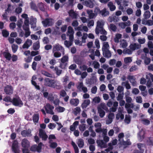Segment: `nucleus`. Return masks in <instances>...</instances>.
Instances as JSON below:
<instances>
[{
  "label": "nucleus",
  "instance_id": "obj_59",
  "mask_svg": "<svg viewBox=\"0 0 153 153\" xmlns=\"http://www.w3.org/2000/svg\"><path fill=\"white\" fill-rule=\"evenodd\" d=\"M124 94L123 93L122 94L120 93L119 94L118 96L117 97V100L118 101H119L123 100V97Z\"/></svg>",
  "mask_w": 153,
  "mask_h": 153
},
{
  "label": "nucleus",
  "instance_id": "obj_38",
  "mask_svg": "<svg viewBox=\"0 0 153 153\" xmlns=\"http://www.w3.org/2000/svg\"><path fill=\"white\" fill-rule=\"evenodd\" d=\"M81 111V109L79 107H76L74 111V113L75 115H77V114L80 113Z\"/></svg>",
  "mask_w": 153,
  "mask_h": 153
},
{
  "label": "nucleus",
  "instance_id": "obj_30",
  "mask_svg": "<svg viewBox=\"0 0 153 153\" xmlns=\"http://www.w3.org/2000/svg\"><path fill=\"white\" fill-rule=\"evenodd\" d=\"M122 37V35L120 33H117L116 34L115 37L114 38V42L116 43L119 42V39Z\"/></svg>",
  "mask_w": 153,
  "mask_h": 153
},
{
  "label": "nucleus",
  "instance_id": "obj_17",
  "mask_svg": "<svg viewBox=\"0 0 153 153\" xmlns=\"http://www.w3.org/2000/svg\"><path fill=\"white\" fill-rule=\"evenodd\" d=\"M96 76H92L90 79L87 81V83L90 85L94 84L96 82Z\"/></svg>",
  "mask_w": 153,
  "mask_h": 153
},
{
  "label": "nucleus",
  "instance_id": "obj_63",
  "mask_svg": "<svg viewBox=\"0 0 153 153\" xmlns=\"http://www.w3.org/2000/svg\"><path fill=\"white\" fill-rule=\"evenodd\" d=\"M12 99H11L10 97L9 96H7L3 99L4 101L7 102H12Z\"/></svg>",
  "mask_w": 153,
  "mask_h": 153
},
{
  "label": "nucleus",
  "instance_id": "obj_44",
  "mask_svg": "<svg viewBox=\"0 0 153 153\" xmlns=\"http://www.w3.org/2000/svg\"><path fill=\"white\" fill-rule=\"evenodd\" d=\"M123 53L124 54L127 53L128 54H132V51L130 49L126 48L123 50Z\"/></svg>",
  "mask_w": 153,
  "mask_h": 153
},
{
  "label": "nucleus",
  "instance_id": "obj_36",
  "mask_svg": "<svg viewBox=\"0 0 153 153\" xmlns=\"http://www.w3.org/2000/svg\"><path fill=\"white\" fill-rule=\"evenodd\" d=\"M77 144L79 147L82 148L84 146V142L83 140L82 139H79L78 141Z\"/></svg>",
  "mask_w": 153,
  "mask_h": 153
},
{
  "label": "nucleus",
  "instance_id": "obj_43",
  "mask_svg": "<svg viewBox=\"0 0 153 153\" xmlns=\"http://www.w3.org/2000/svg\"><path fill=\"white\" fill-rule=\"evenodd\" d=\"M74 31L72 27L70 26L68 27V30L67 31V34H74Z\"/></svg>",
  "mask_w": 153,
  "mask_h": 153
},
{
  "label": "nucleus",
  "instance_id": "obj_39",
  "mask_svg": "<svg viewBox=\"0 0 153 153\" xmlns=\"http://www.w3.org/2000/svg\"><path fill=\"white\" fill-rule=\"evenodd\" d=\"M31 84L33 85L35 87V88L38 90H40V87L39 85H37V83L34 81H31Z\"/></svg>",
  "mask_w": 153,
  "mask_h": 153
},
{
  "label": "nucleus",
  "instance_id": "obj_47",
  "mask_svg": "<svg viewBox=\"0 0 153 153\" xmlns=\"http://www.w3.org/2000/svg\"><path fill=\"white\" fill-rule=\"evenodd\" d=\"M120 45L123 48H125L127 47V44L126 41L125 40H123V42H121Z\"/></svg>",
  "mask_w": 153,
  "mask_h": 153
},
{
  "label": "nucleus",
  "instance_id": "obj_40",
  "mask_svg": "<svg viewBox=\"0 0 153 153\" xmlns=\"http://www.w3.org/2000/svg\"><path fill=\"white\" fill-rule=\"evenodd\" d=\"M122 85L124 84L126 88L127 89H129L131 88V86L128 83V81H127L126 82H122Z\"/></svg>",
  "mask_w": 153,
  "mask_h": 153
},
{
  "label": "nucleus",
  "instance_id": "obj_14",
  "mask_svg": "<svg viewBox=\"0 0 153 153\" xmlns=\"http://www.w3.org/2000/svg\"><path fill=\"white\" fill-rule=\"evenodd\" d=\"M102 51L103 55L104 56L107 58H109L111 57V51L109 50V49L103 50Z\"/></svg>",
  "mask_w": 153,
  "mask_h": 153
},
{
  "label": "nucleus",
  "instance_id": "obj_20",
  "mask_svg": "<svg viewBox=\"0 0 153 153\" xmlns=\"http://www.w3.org/2000/svg\"><path fill=\"white\" fill-rule=\"evenodd\" d=\"M68 14L69 16L71 17L72 19H76L77 18V14L74 12L73 10H70L68 12Z\"/></svg>",
  "mask_w": 153,
  "mask_h": 153
},
{
  "label": "nucleus",
  "instance_id": "obj_33",
  "mask_svg": "<svg viewBox=\"0 0 153 153\" xmlns=\"http://www.w3.org/2000/svg\"><path fill=\"white\" fill-rule=\"evenodd\" d=\"M68 61V56L65 55L61 59V62L62 63L67 62Z\"/></svg>",
  "mask_w": 153,
  "mask_h": 153
},
{
  "label": "nucleus",
  "instance_id": "obj_13",
  "mask_svg": "<svg viewBox=\"0 0 153 153\" xmlns=\"http://www.w3.org/2000/svg\"><path fill=\"white\" fill-rule=\"evenodd\" d=\"M141 47L140 45L136 43L131 44L129 46L130 48L132 51H134L136 49H139Z\"/></svg>",
  "mask_w": 153,
  "mask_h": 153
},
{
  "label": "nucleus",
  "instance_id": "obj_61",
  "mask_svg": "<svg viewBox=\"0 0 153 153\" xmlns=\"http://www.w3.org/2000/svg\"><path fill=\"white\" fill-rule=\"evenodd\" d=\"M59 94L61 96L65 97L67 93L64 90H62L60 91Z\"/></svg>",
  "mask_w": 153,
  "mask_h": 153
},
{
  "label": "nucleus",
  "instance_id": "obj_8",
  "mask_svg": "<svg viewBox=\"0 0 153 153\" xmlns=\"http://www.w3.org/2000/svg\"><path fill=\"white\" fill-rule=\"evenodd\" d=\"M39 136L40 138H42L43 140L45 141L48 138V136L45 131L41 129L39 130Z\"/></svg>",
  "mask_w": 153,
  "mask_h": 153
},
{
  "label": "nucleus",
  "instance_id": "obj_58",
  "mask_svg": "<svg viewBox=\"0 0 153 153\" xmlns=\"http://www.w3.org/2000/svg\"><path fill=\"white\" fill-rule=\"evenodd\" d=\"M125 122L127 124H129L130 123L131 121V119L129 116L128 117L127 115L125 116Z\"/></svg>",
  "mask_w": 153,
  "mask_h": 153
},
{
  "label": "nucleus",
  "instance_id": "obj_51",
  "mask_svg": "<svg viewBox=\"0 0 153 153\" xmlns=\"http://www.w3.org/2000/svg\"><path fill=\"white\" fill-rule=\"evenodd\" d=\"M73 42L70 41H68L67 40H65L64 42L65 45L68 48L72 44Z\"/></svg>",
  "mask_w": 153,
  "mask_h": 153
},
{
  "label": "nucleus",
  "instance_id": "obj_62",
  "mask_svg": "<svg viewBox=\"0 0 153 153\" xmlns=\"http://www.w3.org/2000/svg\"><path fill=\"white\" fill-rule=\"evenodd\" d=\"M39 54V51H32L30 53V56L32 57V56H35L36 55H38Z\"/></svg>",
  "mask_w": 153,
  "mask_h": 153
},
{
  "label": "nucleus",
  "instance_id": "obj_48",
  "mask_svg": "<svg viewBox=\"0 0 153 153\" xmlns=\"http://www.w3.org/2000/svg\"><path fill=\"white\" fill-rule=\"evenodd\" d=\"M52 102H53V103L56 106L57 105L59 106L60 103V100L59 99L57 98L54 99Z\"/></svg>",
  "mask_w": 153,
  "mask_h": 153
},
{
  "label": "nucleus",
  "instance_id": "obj_29",
  "mask_svg": "<svg viewBox=\"0 0 153 153\" xmlns=\"http://www.w3.org/2000/svg\"><path fill=\"white\" fill-rule=\"evenodd\" d=\"M98 112L99 114V116L101 118H102L105 115V111L101 108H99L98 109Z\"/></svg>",
  "mask_w": 153,
  "mask_h": 153
},
{
  "label": "nucleus",
  "instance_id": "obj_52",
  "mask_svg": "<svg viewBox=\"0 0 153 153\" xmlns=\"http://www.w3.org/2000/svg\"><path fill=\"white\" fill-rule=\"evenodd\" d=\"M11 5L10 4H9L7 5V7L5 10L6 11H7L8 13H11L12 12V10L11 9Z\"/></svg>",
  "mask_w": 153,
  "mask_h": 153
},
{
  "label": "nucleus",
  "instance_id": "obj_7",
  "mask_svg": "<svg viewBox=\"0 0 153 153\" xmlns=\"http://www.w3.org/2000/svg\"><path fill=\"white\" fill-rule=\"evenodd\" d=\"M46 107L45 108V110L47 113H49L53 115L54 113L53 111V109L54 107L49 103H47L46 105Z\"/></svg>",
  "mask_w": 153,
  "mask_h": 153
},
{
  "label": "nucleus",
  "instance_id": "obj_32",
  "mask_svg": "<svg viewBox=\"0 0 153 153\" xmlns=\"http://www.w3.org/2000/svg\"><path fill=\"white\" fill-rule=\"evenodd\" d=\"M106 131H103V140L105 143L108 142L109 141V138L108 137L106 136Z\"/></svg>",
  "mask_w": 153,
  "mask_h": 153
},
{
  "label": "nucleus",
  "instance_id": "obj_26",
  "mask_svg": "<svg viewBox=\"0 0 153 153\" xmlns=\"http://www.w3.org/2000/svg\"><path fill=\"white\" fill-rule=\"evenodd\" d=\"M114 114L113 113H110L108 114V118L109 119V120L108 121V123H107V124H109L112 122L113 119L114 118Z\"/></svg>",
  "mask_w": 153,
  "mask_h": 153
},
{
  "label": "nucleus",
  "instance_id": "obj_12",
  "mask_svg": "<svg viewBox=\"0 0 153 153\" xmlns=\"http://www.w3.org/2000/svg\"><path fill=\"white\" fill-rule=\"evenodd\" d=\"M103 27V25L101 22L98 21L97 22V25L95 29V33L98 35L100 33V29H102Z\"/></svg>",
  "mask_w": 153,
  "mask_h": 153
},
{
  "label": "nucleus",
  "instance_id": "obj_24",
  "mask_svg": "<svg viewBox=\"0 0 153 153\" xmlns=\"http://www.w3.org/2000/svg\"><path fill=\"white\" fill-rule=\"evenodd\" d=\"M3 55L4 57L8 60L10 61L11 57V55L8 52H4Z\"/></svg>",
  "mask_w": 153,
  "mask_h": 153
},
{
  "label": "nucleus",
  "instance_id": "obj_41",
  "mask_svg": "<svg viewBox=\"0 0 153 153\" xmlns=\"http://www.w3.org/2000/svg\"><path fill=\"white\" fill-rule=\"evenodd\" d=\"M11 47L13 52L15 53L18 49V46L16 45L13 44L12 45Z\"/></svg>",
  "mask_w": 153,
  "mask_h": 153
},
{
  "label": "nucleus",
  "instance_id": "obj_15",
  "mask_svg": "<svg viewBox=\"0 0 153 153\" xmlns=\"http://www.w3.org/2000/svg\"><path fill=\"white\" fill-rule=\"evenodd\" d=\"M98 146L101 148H106L107 147L106 143L104 142L102 140H99L97 141Z\"/></svg>",
  "mask_w": 153,
  "mask_h": 153
},
{
  "label": "nucleus",
  "instance_id": "obj_37",
  "mask_svg": "<svg viewBox=\"0 0 153 153\" xmlns=\"http://www.w3.org/2000/svg\"><path fill=\"white\" fill-rule=\"evenodd\" d=\"M42 74L43 75H44L45 76L48 77H52V75L51 74L49 73L48 72L44 71H41Z\"/></svg>",
  "mask_w": 153,
  "mask_h": 153
},
{
  "label": "nucleus",
  "instance_id": "obj_2",
  "mask_svg": "<svg viewBox=\"0 0 153 153\" xmlns=\"http://www.w3.org/2000/svg\"><path fill=\"white\" fill-rule=\"evenodd\" d=\"M12 103L15 106L21 107L23 105V103L18 95H16V97H13L12 100Z\"/></svg>",
  "mask_w": 153,
  "mask_h": 153
},
{
  "label": "nucleus",
  "instance_id": "obj_60",
  "mask_svg": "<svg viewBox=\"0 0 153 153\" xmlns=\"http://www.w3.org/2000/svg\"><path fill=\"white\" fill-rule=\"evenodd\" d=\"M124 61L126 63H128L131 62L132 60L130 57H127L124 58Z\"/></svg>",
  "mask_w": 153,
  "mask_h": 153
},
{
  "label": "nucleus",
  "instance_id": "obj_28",
  "mask_svg": "<svg viewBox=\"0 0 153 153\" xmlns=\"http://www.w3.org/2000/svg\"><path fill=\"white\" fill-rule=\"evenodd\" d=\"M33 48L35 51H37L40 48L39 42V41H37L36 42L33 43Z\"/></svg>",
  "mask_w": 153,
  "mask_h": 153
},
{
  "label": "nucleus",
  "instance_id": "obj_11",
  "mask_svg": "<svg viewBox=\"0 0 153 153\" xmlns=\"http://www.w3.org/2000/svg\"><path fill=\"white\" fill-rule=\"evenodd\" d=\"M18 143L17 141H14L12 144V151L14 153H18Z\"/></svg>",
  "mask_w": 153,
  "mask_h": 153
},
{
  "label": "nucleus",
  "instance_id": "obj_22",
  "mask_svg": "<svg viewBox=\"0 0 153 153\" xmlns=\"http://www.w3.org/2000/svg\"><path fill=\"white\" fill-rule=\"evenodd\" d=\"M33 121L34 123H37L38 122L39 119V115L38 114H34L32 117Z\"/></svg>",
  "mask_w": 153,
  "mask_h": 153
},
{
  "label": "nucleus",
  "instance_id": "obj_16",
  "mask_svg": "<svg viewBox=\"0 0 153 153\" xmlns=\"http://www.w3.org/2000/svg\"><path fill=\"white\" fill-rule=\"evenodd\" d=\"M36 19L32 18L30 19V24L31 28H35L36 27Z\"/></svg>",
  "mask_w": 153,
  "mask_h": 153
},
{
  "label": "nucleus",
  "instance_id": "obj_10",
  "mask_svg": "<svg viewBox=\"0 0 153 153\" xmlns=\"http://www.w3.org/2000/svg\"><path fill=\"white\" fill-rule=\"evenodd\" d=\"M21 135L23 137H30L32 136L31 130L28 129L27 130H24L21 132Z\"/></svg>",
  "mask_w": 153,
  "mask_h": 153
},
{
  "label": "nucleus",
  "instance_id": "obj_53",
  "mask_svg": "<svg viewBox=\"0 0 153 153\" xmlns=\"http://www.w3.org/2000/svg\"><path fill=\"white\" fill-rule=\"evenodd\" d=\"M56 126V125L53 123H50L48 125V127L51 129H53Z\"/></svg>",
  "mask_w": 153,
  "mask_h": 153
},
{
  "label": "nucleus",
  "instance_id": "obj_49",
  "mask_svg": "<svg viewBox=\"0 0 153 153\" xmlns=\"http://www.w3.org/2000/svg\"><path fill=\"white\" fill-rule=\"evenodd\" d=\"M67 65V62H61L60 64L59 67L62 69H65L66 68Z\"/></svg>",
  "mask_w": 153,
  "mask_h": 153
},
{
  "label": "nucleus",
  "instance_id": "obj_46",
  "mask_svg": "<svg viewBox=\"0 0 153 153\" xmlns=\"http://www.w3.org/2000/svg\"><path fill=\"white\" fill-rule=\"evenodd\" d=\"M144 16L145 19L149 18L150 16V12L149 11H146L144 13Z\"/></svg>",
  "mask_w": 153,
  "mask_h": 153
},
{
  "label": "nucleus",
  "instance_id": "obj_57",
  "mask_svg": "<svg viewBox=\"0 0 153 153\" xmlns=\"http://www.w3.org/2000/svg\"><path fill=\"white\" fill-rule=\"evenodd\" d=\"M93 64L94 65V68L95 69H97L99 68L100 65L99 63L97 62L94 61Z\"/></svg>",
  "mask_w": 153,
  "mask_h": 153
},
{
  "label": "nucleus",
  "instance_id": "obj_31",
  "mask_svg": "<svg viewBox=\"0 0 153 153\" xmlns=\"http://www.w3.org/2000/svg\"><path fill=\"white\" fill-rule=\"evenodd\" d=\"M38 6L40 10L42 11H45V8L44 7V4L42 2L39 3L38 4Z\"/></svg>",
  "mask_w": 153,
  "mask_h": 153
},
{
  "label": "nucleus",
  "instance_id": "obj_54",
  "mask_svg": "<svg viewBox=\"0 0 153 153\" xmlns=\"http://www.w3.org/2000/svg\"><path fill=\"white\" fill-rule=\"evenodd\" d=\"M54 56L56 58L60 57L61 56V53L59 51H55L53 54Z\"/></svg>",
  "mask_w": 153,
  "mask_h": 153
},
{
  "label": "nucleus",
  "instance_id": "obj_18",
  "mask_svg": "<svg viewBox=\"0 0 153 153\" xmlns=\"http://www.w3.org/2000/svg\"><path fill=\"white\" fill-rule=\"evenodd\" d=\"M55 82L52 88L58 90L62 88L61 83L57 80H55Z\"/></svg>",
  "mask_w": 153,
  "mask_h": 153
},
{
  "label": "nucleus",
  "instance_id": "obj_45",
  "mask_svg": "<svg viewBox=\"0 0 153 153\" xmlns=\"http://www.w3.org/2000/svg\"><path fill=\"white\" fill-rule=\"evenodd\" d=\"M2 36L5 37H7L9 36V32L5 30H2Z\"/></svg>",
  "mask_w": 153,
  "mask_h": 153
},
{
  "label": "nucleus",
  "instance_id": "obj_42",
  "mask_svg": "<svg viewBox=\"0 0 153 153\" xmlns=\"http://www.w3.org/2000/svg\"><path fill=\"white\" fill-rule=\"evenodd\" d=\"M134 106L133 103H126L125 105V107L126 109L128 108H133Z\"/></svg>",
  "mask_w": 153,
  "mask_h": 153
},
{
  "label": "nucleus",
  "instance_id": "obj_4",
  "mask_svg": "<svg viewBox=\"0 0 153 153\" xmlns=\"http://www.w3.org/2000/svg\"><path fill=\"white\" fill-rule=\"evenodd\" d=\"M55 80L48 78H45L44 79V85L45 86L52 88L54 84Z\"/></svg>",
  "mask_w": 153,
  "mask_h": 153
},
{
  "label": "nucleus",
  "instance_id": "obj_21",
  "mask_svg": "<svg viewBox=\"0 0 153 153\" xmlns=\"http://www.w3.org/2000/svg\"><path fill=\"white\" fill-rule=\"evenodd\" d=\"M84 5L90 8H92L94 7V4L93 2L91 1H84Z\"/></svg>",
  "mask_w": 153,
  "mask_h": 153
},
{
  "label": "nucleus",
  "instance_id": "obj_27",
  "mask_svg": "<svg viewBox=\"0 0 153 153\" xmlns=\"http://www.w3.org/2000/svg\"><path fill=\"white\" fill-rule=\"evenodd\" d=\"M30 8L34 10L36 12L38 11V7L32 1L30 3Z\"/></svg>",
  "mask_w": 153,
  "mask_h": 153
},
{
  "label": "nucleus",
  "instance_id": "obj_64",
  "mask_svg": "<svg viewBox=\"0 0 153 153\" xmlns=\"http://www.w3.org/2000/svg\"><path fill=\"white\" fill-rule=\"evenodd\" d=\"M136 101L138 103H141L142 102V99L140 96H137L136 98Z\"/></svg>",
  "mask_w": 153,
  "mask_h": 153
},
{
  "label": "nucleus",
  "instance_id": "obj_34",
  "mask_svg": "<svg viewBox=\"0 0 153 153\" xmlns=\"http://www.w3.org/2000/svg\"><path fill=\"white\" fill-rule=\"evenodd\" d=\"M54 70L55 71L56 75L58 76H59L62 73V70L59 69L58 67L57 66L55 67Z\"/></svg>",
  "mask_w": 153,
  "mask_h": 153
},
{
  "label": "nucleus",
  "instance_id": "obj_55",
  "mask_svg": "<svg viewBox=\"0 0 153 153\" xmlns=\"http://www.w3.org/2000/svg\"><path fill=\"white\" fill-rule=\"evenodd\" d=\"M110 29L113 31H115L117 29V27L114 24H111L110 25Z\"/></svg>",
  "mask_w": 153,
  "mask_h": 153
},
{
  "label": "nucleus",
  "instance_id": "obj_9",
  "mask_svg": "<svg viewBox=\"0 0 153 153\" xmlns=\"http://www.w3.org/2000/svg\"><path fill=\"white\" fill-rule=\"evenodd\" d=\"M42 23L44 27L51 26L53 24L52 19L48 18L45 19L44 20L42 21Z\"/></svg>",
  "mask_w": 153,
  "mask_h": 153
},
{
  "label": "nucleus",
  "instance_id": "obj_23",
  "mask_svg": "<svg viewBox=\"0 0 153 153\" xmlns=\"http://www.w3.org/2000/svg\"><path fill=\"white\" fill-rule=\"evenodd\" d=\"M90 101L89 100H85L82 104V108H85L90 104Z\"/></svg>",
  "mask_w": 153,
  "mask_h": 153
},
{
  "label": "nucleus",
  "instance_id": "obj_5",
  "mask_svg": "<svg viewBox=\"0 0 153 153\" xmlns=\"http://www.w3.org/2000/svg\"><path fill=\"white\" fill-rule=\"evenodd\" d=\"M60 51L62 52L63 54H64V48L59 44L57 43L53 46V52Z\"/></svg>",
  "mask_w": 153,
  "mask_h": 153
},
{
  "label": "nucleus",
  "instance_id": "obj_6",
  "mask_svg": "<svg viewBox=\"0 0 153 153\" xmlns=\"http://www.w3.org/2000/svg\"><path fill=\"white\" fill-rule=\"evenodd\" d=\"M13 88L11 85H7L4 88V91L6 94L11 95L13 93Z\"/></svg>",
  "mask_w": 153,
  "mask_h": 153
},
{
  "label": "nucleus",
  "instance_id": "obj_1",
  "mask_svg": "<svg viewBox=\"0 0 153 153\" xmlns=\"http://www.w3.org/2000/svg\"><path fill=\"white\" fill-rule=\"evenodd\" d=\"M94 12L96 14L101 15L102 17H106L109 14V12L105 7L103 10H100L99 7H97L95 9Z\"/></svg>",
  "mask_w": 153,
  "mask_h": 153
},
{
  "label": "nucleus",
  "instance_id": "obj_3",
  "mask_svg": "<svg viewBox=\"0 0 153 153\" xmlns=\"http://www.w3.org/2000/svg\"><path fill=\"white\" fill-rule=\"evenodd\" d=\"M42 143L40 142L38 145L36 144L31 146L30 148V150L33 152H37L39 153L41 152L42 148Z\"/></svg>",
  "mask_w": 153,
  "mask_h": 153
},
{
  "label": "nucleus",
  "instance_id": "obj_50",
  "mask_svg": "<svg viewBox=\"0 0 153 153\" xmlns=\"http://www.w3.org/2000/svg\"><path fill=\"white\" fill-rule=\"evenodd\" d=\"M109 45L108 42H105L103 45V46L102 48V50L108 49Z\"/></svg>",
  "mask_w": 153,
  "mask_h": 153
},
{
  "label": "nucleus",
  "instance_id": "obj_56",
  "mask_svg": "<svg viewBox=\"0 0 153 153\" xmlns=\"http://www.w3.org/2000/svg\"><path fill=\"white\" fill-rule=\"evenodd\" d=\"M29 40H27L24 44L22 46L23 48H28L30 46L27 43V42L29 41Z\"/></svg>",
  "mask_w": 153,
  "mask_h": 153
},
{
  "label": "nucleus",
  "instance_id": "obj_25",
  "mask_svg": "<svg viewBox=\"0 0 153 153\" xmlns=\"http://www.w3.org/2000/svg\"><path fill=\"white\" fill-rule=\"evenodd\" d=\"M108 7L109 8L110 10L111 11H114L116 9L115 6L113 4V3L110 1L108 4Z\"/></svg>",
  "mask_w": 153,
  "mask_h": 153
},
{
  "label": "nucleus",
  "instance_id": "obj_19",
  "mask_svg": "<svg viewBox=\"0 0 153 153\" xmlns=\"http://www.w3.org/2000/svg\"><path fill=\"white\" fill-rule=\"evenodd\" d=\"M79 102V100L78 99H71L70 100V103L71 104L75 106H77Z\"/></svg>",
  "mask_w": 153,
  "mask_h": 153
},
{
  "label": "nucleus",
  "instance_id": "obj_35",
  "mask_svg": "<svg viewBox=\"0 0 153 153\" xmlns=\"http://www.w3.org/2000/svg\"><path fill=\"white\" fill-rule=\"evenodd\" d=\"M56 109L59 112L61 113L64 112L65 110V109L63 107H62L60 106H58L56 107Z\"/></svg>",
  "mask_w": 153,
  "mask_h": 153
}]
</instances>
